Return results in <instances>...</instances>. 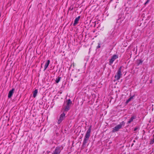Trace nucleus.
Returning a JSON list of instances; mask_svg holds the SVG:
<instances>
[{
    "label": "nucleus",
    "instance_id": "f257e3e1",
    "mask_svg": "<svg viewBox=\"0 0 154 154\" xmlns=\"http://www.w3.org/2000/svg\"><path fill=\"white\" fill-rule=\"evenodd\" d=\"M91 128V126H90L87 130L86 134L85 136L83 142V145L84 146L86 145V144L88 142V141L89 140L90 136Z\"/></svg>",
    "mask_w": 154,
    "mask_h": 154
},
{
    "label": "nucleus",
    "instance_id": "f03ea898",
    "mask_svg": "<svg viewBox=\"0 0 154 154\" xmlns=\"http://www.w3.org/2000/svg\"><path fill=\"white\" fill-rule=\"evenodd\" d=\"M72 104V102L70 99L67 100L66 104L65 103H64L63 108L64 109V111L67 112L69 109L70 106Z\"/></svg>",
    "mask_w": 154,
    "mask_h": 154
},
{
    "label": "nucleus",
    "instance_id": "7ed1b4c3",
    "mask_svg": "<svg viewBox=\"0 0 154 154\" xmlns=\"http://www.w3.org/2000/svg\"><path fill=\"white\" fill-rule=\"evenodd\" d=\"M125 123L124 121H122L119 124L117 125L112 129V132H115L119 131L120 128H122V126H124L125 125Z\"/></svg>",
    "mask_w": 154,
    "mask_h": 154
},
{
    "label": "nucleus",
    "instance_id": "20e7f679",
    "mask_svg": "<svg viewBox=\"0 0 154 154\" xmlns=\"http://www.w3.org/2000/svg\"><path fill=\"white\" fill-rule=\"evenodd\" d=\"M122 66H120L119 67L117 72L116 73V75L115 76V78L116 80L119 79L122 75Z\"/></svg>",
    "mask_w": 154,
    "mask_h": 154
},
{
    "label": "nucleus",
    "instance_id": "39448f33",
    "mask_svg": "<svg viewBox=\"0 0 154 154\" xmlns=\"http://www.w3.org/2000/svg\"><path fill=\"white\" fill-rule=\"evenodd\" d=\"M63 148L61 146H58L53 151L52 154H60Z\"/></svg>",
    "mask_w": 154,
    "mask_h": 154
},
{
    "label": "nucleus",
    "instance_id": "423d86ee",
    "mask_svg": "<svg viewBox=\"0 0 154 154\" xmlns=\"http://www.w3.org/2000/svg\"><path fill=\"white\" fill-rule=\"evenodd\" d=\"M118 58V56L116 54L114 55L112 57V58L110 60L109 63L110 64H112L114 61L116 59Z\"/></svg>",
    "mask_w": 154,
    "mask_h": 154
},
{
    "label": "nucleus",
    "instance_id": "0eeeda50",
    "mask_svg": "<svg viewBox=\"0 0 154 154\" xmlns=\"http://www.w3.org/2000/svg\"><path fill=\"white\" fill-rule=\"evenodd\" d=\"M65 114L64 113H63L60 115V116L59 119H58L57 122V123L58 124H60L63 120V119L65 118Z\"/></svg>",
    "mask_w": 154,
    "mask_h": 154
},
{
    "label": "nucleus",
    "instance_id": "6e6552de",
    "mask_svg": "<svg viewBox=\"0 0 154 154\" xmlns=\"http://www.w3.org/2000/svg\"><path fill=\"white\" fill-rule=\"evenodd\" d=\"M14 88H13L12 90L10 91L8 94V97L9 98H10L11 97L14 93Z\"/></svg>",
    "mask_w": 154,
    "mask_h": 154
},
{
    "label": "nucleus",
    "instance_id": "1a4fd4ad",
    "mask_svg": "<svg viewBox=\"0 0 154 154\" xmlns=\"http://www.w3.org/2000/svg\"><path fill=\"white\" fill-rule=\"evenodd\" d=\"M80 18V16H79L77 17H76L74 21V23H73V26H75L78 23V22Z\"/></svg>",
    "mask_w": 154,
    "mask_h": 154
},
{
    "label": "nucleus",
    "instance_id": "9d476101",
    "mask_svg": "<svg viewBox=\"0 0 154 154\" xmlns=\"http://www.w3.org/2000/svg\"><path fill=\"white\" fill-rule=\"evenodd\" d=\"M50 62V61L49 60H48L47 61L45 66L44 71H45L47 69L49 64Z\"/></svg>",
    "mask_w": 154,
    "mask_h": 154
},
{
    "label": "nucleus",
    "instance_id": "9b49d317",
    "mask_svg": "<svg viewBox=\"0 0 154 154\" xmlns=\"http://www.w3.org/2000/svg\"><path fill=\"white\" fill-rule=\"evenodd\" d=\"M136 117L135 116H133L131 117V119H129L128 121V123L130 124V123L131 122H132L133 120L136 118Z\"/></svg>",
    "mask_w": 154,
    "mask_h": 154
},
{
    "label": "nucleus",
    "instance_id": "f8f14e48",
    "mask_svg": "<svg viewBox=\"0 0 154 154\" xmlns=\"http://www.w3.org/2000/svg\"><path fill=\"white\" fill-rule=\"evenodd\" d=\"M38 93V90L37 89H35L33 92V97H35L37 95Z\"/></svg>",
    "mask_w": 154,
    "mask_h": 154
},
{
    "label": "nucleus",
    "instance_id": "ddd939ff",
    "mask_svg": "<svg viewBox=\"0 0 154 154\" xmlns=\"http://www.w3.org/2000/svg\"><path fill=\"white\" fill-rule=\"evenodd\" d=\"M134 97V95L132 96H131L126 101V103H128L132 99H133Z\"/></svg>",
    "mask_w": 154,
    "mask_h": 154
},
{
    "label": "nucleus",
    "instance_id": "4468645a",
    "mask_svg": "<svg viewBox=\"0 0 154 154\" xmlns=\"http://www.w3.org/2000/svg\"><path fill=\"white\" fill-rule=\"evenodd\" d=\"M61 78L60 77H58L57 78L56 80V82L57 83H58L60 80Z\"/></svg>",
    "mask_w": 154,
    "mask_h": 154
},
{
    "label": "nucleus",
    "instance_id": "2eb2a0df",
    "mask_svg": "<svg viewBox=\"0 0 154 154\" xmlns=\"http://www.w3.org/2000/svg\"><path fill=\"white\" fill-rule=\"evenodd\" d=\"M154 143V139L153 138L152 139H151L150 143V144H152Z\"/></svg>",
    "mask_w": 154,
    "mask_h": 154
},
{
    "label": "nucleus",
    "instance_id": "dca6fc26",
    "mask_svg": "<svg viewBox=\"0 0 154 154\" xmlns=\"http://www.w3.org/2000/svg\"><path fill=\"white\" fill-rule=\"evenodd\" d=\"M150 0H147L146 2L145 3L144 5H146V4H148Z\"/></svg>",
    "mask_w": 154,
    "mask_h": 154
},
{
    "label": "nucleus",
    "instance_id": "f3484780",
    "mask_svg": "<svg viewBox=\"0 0 154 154\" xmlns=\"http://www.w3.org/2000/svg\"><path fill=\"white\" fill-rule=\"evenodd\" d=\"M139 62L138 63V65H139L140 64L142 63L143 62L142 60H139Z\"/></svg>",
    "mask_w": 154,
    "mask_h": 154
},
{
    "label": "nucleus",
    "instance_id": "a211bd4d",
    "mask_svg": "<svg viewBox=\"0 0 154 154\" xmlns=\"http://www.w3.org/2000/svg\"><path fill=\"white\" fill-rule=\"evenodd\" d=\"M137 128H134V131H136L137 130Z\"/></svg>",
    "mask_w": 154,
    "mask_h": 154
},
{
    "label": "nucleus",
    "instance_id": "6ab92c4d",
    "mask_svg": "<svg viewBox=\"0 0 154 154\" xmlns=\"http://www.w3.org/2000/svg\"><path fill=\"white\" fill-rule=\"evenodd\" d=\"M42 64H41V67H42Z\"/></svg>",
    "mask_w": 154,
    "mask_h": 154
},
{
    "label": "nucleus",
    "instance_id": "aec40b11",
    "mask_svg": "<svg viewBox=\"0 0 154 154\" xmlns=\"http://www.w3.org/2000/svg\"><path fill=\"white\" fill-rule=\"evenodd\" d=\"M153 138L154 139V134L153 135Z\"/></svg>",
    "mask_w": 154,
    "mask_h": 154
},
{
    "label": "nucleus",
    "instance_id": "412c9836",
    "mask_svg": "<svg viewBox=\"0 0 154 154\" xmlns=\"http://www.w3.org/2000/svg\"><path fill=\"white\" fill-rule=\"evenodd\" d=\"M98 48H99V47H100V46H98Z\"/></svg>",
    "mask_w": 154,
    "mask_h": 154
},
{
    "label": "nucleus",
    "instance_id": "4be33fe9",
    "mask_svg": "<svg viewBox=\"0 0 154 154\" xmlns=\"http://www.w3.org/2000/svg\"><path fill=\"white\" fill-rule=\"evenodd\" d=\"M111 1H112V0H111Z\"/></svg>",
    "mask_w": 154,
    "mask_h": 154
}]
</instances>
